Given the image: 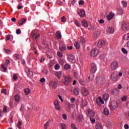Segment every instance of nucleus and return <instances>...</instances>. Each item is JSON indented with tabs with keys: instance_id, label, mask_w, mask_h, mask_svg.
<instances>
[{
	"instance_id": "2",
	"label": "nucleus",
	"mask_w": 129,
	"mask_h": 129,
	"mask_svg": "<svg viewBox=\"0 0 129 129\" xmlns=\"http://www.w3.org/2000/svg\"><path fill=\"white\" fill-rule=\"evenodd\" d=\"M71 80H72L71 77H64L63 79L62 80V82L65 85H68L71 82Z\"/></svg>"
},
{
	"instance_id": "40",
	"label": "nucleus",
	"mask_w": 129,
	"mask_h": 129,
	"mask_svg": "<svg viewBox=\"0 0 129 129\" xmlns=\"http://www.w3.org/2000/svg\"><path fill=\"white\" fill-rule=\"evenodd\" d=\"M80 42L82 44H85L86 40H85V38H84V37H81L80 39Z\"/></svg>"
},
{
	"instance_id": "54",
	"label": "nucleus",
	"mask_w": 129,
	"mask_h": 129,
	"mask_svg": "<svg viewBox=\"0 0 129 129\" xmlns=\"http://www.w3.org/2000/svg\"><path fill=\"white\" fill-rule=\"evenodd\" d=\"M90 120H91V121L93 123H94V122H95V119H94L93 117H90Z\"/></svg>"
},
{
	"instance_id": "1",
	"label": "nucleus",
	"mask_w": 129,
	"mask_h": 129,
	"mask_svg": "<svg viewBox=\"0 0 129 129\" xmlns=\"http://www.w3.org/2000/svg\"><path fill=\"white\" fill-rule=\"evenodd\" d=\"M110 79L112 81H117L118 79H119V77H118V73L117 72H114L110 76Z\"/></svg>"
},
{
	"instance_id": "26",
	"label": "nucleus",
	"mask_w": 129,
	"mask_h": 129,
	"mask_svg": "<svg viewBox=\"0 0 129 129\" xmlns=\"http://www.w3.org/2000/svg\"><path fill=\"white\" fill-rule=\"evenodd\" d=\"M74 95H79V88H76L74 90Z\"/></svg>"
},
{
	"instance_id": "47",
	"label": "nucleus",
	"mask_w": 129,
	"mask_h": 129,
	"mask_svg": "<svg viewBox=\"0 0 129 129\" xmlns=\"http://www.w3.org/2000/svg\"><path fill=\"white\" fill-rule=\"evenodd\" d=\"M121 51L123 54H127V50L125 49L124 48H121Z\"/></svg>"
},
{
	"instance_id": "43",
	"label": "nucleus",
	"mask_w": 129,
	"mask_h": 129,
	"mask_svg": "<svg viewBox=\"0 0 129 129\" xmlns=\"http://www.w3.org/2000/svg\"><path fill=\"white\" fill-rule=\"evenodd\" d=\"M55 70H59L60 69V64H56L54 66Z\"/></svg>"
},
{
	"instance_id": "27",
	"label": "nucleus",
	"mask_w": 129,
	"mask_h": 129,
	"mask_svg": "<svg viewBox=\"0 0 129 129\" xmlns=\"http://www.w3.org/2000/svg\"><path fill=\"white\" fill-rule=\"evenodd\" d=\"M55 76H56V77H57V78H58V79H60V78H61V76H62V72L61 71H58L56 72L55 74Z\"/></svg>"
},
{
	"instance_id": "7",
	"label": "nucleus",
	"mask_w": 129,
	"mask_h": 129,
	"mask_svg": "<svg viewBox=\"0 0 129 129\" xmlns=\"http://www.w3.org/2000/svg\"><path fill=\"white\" fill-rule=\"evenodd\" d=\"M97 70V67L96 66V64L94 63H92L90 70L91 73H95Z\"/></svg>"
},
{
	"instance_id": "22",
	"label": "nucleus",
	"mask_w": 129,
	"mask_h": 129,
	"mask_svg": "<svg viewBox=\"0 0 129 129\" xmlns=\"http://www.w3.org/2000/svg\"><path fill=\"white\" fill-rule=\"evenodd\" d=\"M78 14L80 16L81 18H84L85 16V11L84 10H81L80 12H78Z\"/></svg>"
},
{
	"instance_id": "48",
	"label": "nucleus",
	"mask_w": 129,
	"mask_h": 129,
	"mask_svg": "<svg viewBox=\"0 0 129 129\" xmlns=\"http://www.w3.org/2000/svg\"><path fill=\"white\" fill-rule=\"evenodd\" d=\"M126 98H127V97L126 96H123L121 98V100H122V101H125V100H126Z\"/></svg>"
},
{
	"instance_id": "10",
	"label": "nucleus",
	"mask_w": 129,
	"mask_h": 129,
	"mask_svg": "<svg viewBox=\"0 0 129 129\" xmlns=\"http://www.w3.org/2000/svg\"><path fill=\"white\" fill-rule=\"evenodd\" d=\"M115 15L114 13L112 12H110L108 15L107 16L106 19L107 21H110L111 20H112L114 17Z\"/></svg>"
},
{
	"instance_id": "63",
	"label": "nucleus",
	"mask_w": 129,
	"mask_h": 129,
	"mask_svg": "<svg viewBox=\"0 0 129 129\" xmlns=\"http://www.w3.org/2000/svg\"><path fill=\"white\" fill-rule=\"evenodd\" d=\"M82 104L83 106H85V105H86L87 103H86V101L82 100Z\"/></svg>"
},
{
	"instance_id": "59",
	"label": "nucleus",
	"mask_w": 129,
	"mask_h": 129,
	"mask_svg": "<svg viewBox=\"0 0 129 129\" xmlns=\"http://www.w3.org/2000/svg\"><path fill=\"white\" fill-rule=\"evenodd\" d=\"M57 4L58 6H62V4H63V3H62V2H61V1L58 0L57 2Z\"/></svg>"
},
{
	"instance_id": "38",
	"label": "nucleus",
	"mask_w": 129,
	"mask_h": 129,
	"mask_svg": "<svg viewBox=\"0 0 129 129\" xmlns=\"http://www.w3.org/2000/svg\"><path fill=\"white\" fill-rule=\"evenodd\" d=\"M13 57H14L15 60H19L20 59V54H14Z\"/></svg>"
},
{
	"instance_id": "16",
	"label": "nucleus",
	"mask_w": 129,
	"mask_h": 129,
	"mask_svg": "<svg viewBox=\"0 0 129 129\" xmlns=\"http://www.w3.org/2000/svg\"><path fill=\"white\" fill-rule=\"evenodd\" d=\"M122 29L123 31H128L129 29V24L128 23H124L122 26Z\"/></svg>"
},
{
	"instance_id": "58",
	"label": "nucleus",
	"mask_w": 129,
	"mask_h": 129,
	"mask_svg": "<svg viewBox=\"0 0 129 129\" xmlns=\"http://www.w3.org/2000/svg\"><path fill=\"white\" fill-rule=\"evenodd\" d=\"M57 56H58V57H63V54H62L61 52H60V51H58L57 52Z\"/></svg>"
},
{
	"instance_id": "62",
	"label": "nucleus",
	"mask_w": 129,
	"mask_h": 129,
	"mask_svg": "<svg viewBox=\"0 0 129 129\" xmlns=\"http://www.w3.org/2000/svg\"><path fill=\"white\" fill-rule=\"evenodd\" d=\"M42 72L44 73V74H48V70L47 69H44L42 71Z\"/></svg>"
},
{
	"instance_id": "24",
	"label": "nucleus",
	"mask_w": 129,
	"mask_h": 129,
	"mask_svg": "<svg viewBox=\"0 0 129 129\" xmlns=\"http://www.w3.org/2000/svg\"><path fill=\"white\" fill-rule=\"evenodd\" d=\"M82 24L85 28H87L88 27V24L87 23V21L84 20L82 21Z\"/></svg>"
},
{
	"instance_id": "11",
	"label": "nucleus",
	"mask_w": 129,
	"mask_h": 129,
	"mask_svg": "<svg viewBox=\"0 0 129 129\" xmlns=\"http://www.w3.org/2000/svg\"><path fill=\"white\" fill-rule=\"evenodd\" d=\"M31 35V38H35V40L36 41H37L38 39L40 38V34H38L37 35H36V33H35V32H32Z\"/></svg>"
},
{
	"instance_id": "44",
	"label": "nucleus",
	"mask_w": 129,
	"mask_h": 129,
	"mask_svg": "<svg viewBox=\"0 0 129 129\" xmlns=\"http://www.w3.org/2000/svg\"><path fill=\"white\" fill-rule=\"evenodd\" d=\"M74 23L77 27H80V23L78 20H75Z\"/></svg>"
},
{
	"instance_id": "56",
	"label": "nucleus",
	"mask_w": 129,
	"mask_h": 129,
	"mask_svg": "<svg viewBox=\"0 0 129 129\" xmlns=\"http://www.w3.org/2000/svg\"><path fill=\"white\" fill-rule=\"evenodd\" d=\"M5 52L6 53V54H10V53L12 52V50L10 49H5Z\"/></svg>"
},
{
	"instance_id": "64",
	"label": "nucleus",
	"mask_w": 129,
	"mask_h": 129,
	"mask_svg": "<svg viewBox=\"0 0 129 129\" xmlns=\"http://www.w3.org/2000/svg\"><path fill=\"white\" fill-rule=\"evenodd\" d=\"M98 22H99V24H103V23H104V20H103L102 19H100V20H98Z\"/></svg>"
},
{
	"instance_id": "23",
	"label": "nucleus",
	"mask_w": 129,
	"mask_h": 129,
	"mask_svg": "<svg viewBox=\"0 0 129 129\" xmlns=\"http://www.w3.org/2000/svg\"><path fill=\"white\" fill-rule=\"evenodd\" d=\"M26 72L27 73V75L29 77H32V76H33V72L30 71V69H27Z\"/></svg>"
},
{
	"instance_id": "37",
	"label": "nucleus",
	"mask_w": 129,
	"mask_h": 129,
	"mask_svg": "<svg viewBox=\"0 0 129 129\" xmlns=\"http://www.w3.org/2000/svg\"><path fill=\"white\" fill-rule=\"evenodd\" d=\"M109 97V95H108V94H105L103 96V99H104V100H106V101L107 100Z\"/></svg>"
},
{
	"instance_id": "50",
	"label": "nucleus",
	"mask_w": 129,
	"mask_h": 129,
	"mask_svg": "<svg viewBox=\"0 0 129 129\" xmlns=\"http://www.w3.org/2000/svg\"><path fill=\"white\" fill-rule=\"evenodd\" d=\"M61 21L62 23H65L66 22V17L65 16H63L61 18Z\"/></svg>"
},
{
	"instance_id": "52",
	"label": "nucleus",
	"mask_w": 129,
	"mask_h": 129,
	"mask_svg": "<svg viewBox=\"0 0 129 129\" xmlns=\"http://www.w3.org/2000/svg\"><path fill=\"white\" fill-rule=\"evenodd\" d=\"M71 127L72 129H77V127H76V125L75 123L71 124Z\"/></svg>"
},
{
	"instance_id": "30",
	"label": "nucleus",
	"mask_w": 129,
	"mask_h": 129,
	"mask_svg": "<svg viewBox=\"0 0 129 129\" xmlns=\"http://www.w3.org/2000/svg\"><path fill=\"white\" fill-rule=\"evenodd\" d=\"M15 100L16 102H17V103L20 102V96H19V95H16L15 96Z\"/></svg>"
},
{
	"instance_id": "33",
	"label": "nucleus",
	"mask_w": 129,
	"mask_h": 129,
	"mask_svg": "<svg viewBox=\"0 0 129 129\" xmlns=\"http://www.w3.org/2000/svg\"><path fill=\"white\" fill-rule=\"evenodd\" d=\"M74 46L76 47V49H79V48H80V43L78 42H75Z\"/></svg>"
},
{
	"instance_id": "28",
	"label": "nucleus",
	"mask_w": 129,
	"mask_h": 129,
	"mask_svg": "<svg viewBox=\"0 0 129 129\" xmlns=\"http://www.w3.org/2000/svg\"><path fill=\"white\" fill-rule=\"evenodd\" d=\"M24 92L25 93V95H29V94L31 93V90L29 89V88H27L25 89Z\"/></svg>"
},
{
	"instance_id": "17",
	"label": "nucleus",
	"mask_w": 129,
	"mask_h": 129,
	"mask_svg": "<svg viewBox=\"0 0 129 129\" xmlns=\"http://www.w3.org/2000/svg\"><path fill=\"white\" fill-rule=\"evenodd\" d=\"M26 22H27V19L22 18V19H20V20H19L18 24L20 26H23V25H24V24L26 23Z\"/></svg>"
},
{
	"instance_id": "6",
	"label": "nucleus",
	"mask_w": 129,
	"mask_h": 129,
	"mask_svg": "<svg viewBox=\"0 0 129 129\" xmlns=\"http://www.w3.org/2000/svg\"><path fill=\"white\" fill-rule=\"evenodd\" d=\"M98 49L96 48H94L92 50L91 52V56L92 57H96L97 55H98Z\"/></svg>"
},
{
	"instance_id": "42",
	"label": "nucleus",
	"mask_w": 129,
	"mask_h": 129,
	"mask_svg": "<svg viewBox=\"0 0 129 129\" xmlns=\"http://www.w3.org/2000/svg\"><path fill=\"white\" fill-rule=\"evenodd\" d=\"M124 40H125V41L129 40V33L124 35Z\"/></svg>"
},
{
	"instance_id": "55",
	"label": "nucleus",
	"mask_w": 129,
	"mask_h": 129,
	"mask_svg": "<svg viewBox=\"0 0 129 129\" xmlns=\"http://www.w3.org/2000/svg\"><path fill=\"white\" fill-rule=\"evenodd\" d=\"M3 112H5V113L8 112V108H7L6 106L4 107Z\"/></svg>"
},
{
	"instance_id": "60",
	"label": "nucleus",
	"mask_w": 129,
	"mask_h": 129,
	"mask_svg": "<svg viewBox=\"0 0 129 129\" xmlns=\"http://www.w3.org/2000/svg\"><path fill=\"white\" fill-rule=\"evenodd\" d=\"M79 4L80 6L84 5V1L83 0H81L80 2H79Z\"/></svg>"
},
{
	"instance_id": "51",
	"label": "nucleus",
	"mask_w": 129,
	"mask_h": 129,
	"mask_svg": "<svg viewBox=\"0 0 129 129\" xmlns=\"http://www.w3.org/2000/svg\"><path fill=\"white\" fill-rule=\"evenodd\" d=\"M2 69L4 70V72H6V71H7V70H8V69L7 68H6V66H5V64L2 65Z\"/></svg>"
},
{
	"instance_id": "5",
	"label": "nucleus",
	"mask_w": 129,
	"mask_h": 129,
	"mask_svg": "<svg viewBox=\"0 0 129 129\" xmlns=\"http://www.w3.org/2000/svg\"><path fill=\"white\" fill-rule=\"evenodd\" d=\"M118 65V62L117 61L115 60L113 61L111 63V69L112 71H114L117 68V66Z\"/></svg>"
},
{
	"instance_id": "25",
	"label": "nucleus",
	"mask_w": 129,
	"mask_h": 129,
	"mask_svg": "<svg viewBox=\"0 0 129 129\" xmlns=\"http://www.w3.org/2000/svg\"><path fill=\"white\" fill-rule=\"evenodd\" d=\"M77 120H78V121L79 122H81L82 121V120H83V119H84V118L83 117V115H80L77 118Z\"/></svg>"
},
{
	"instance_id": "4",
	"label": "nucleus",
	"mask_w": 129,
	"mask_h": 129,
	"mask_svg": "<svg viewBox=\"0 0 129 129\" xmlns=\"http://www.w3.org/2000/svg\"><path fill=\"white\" fill-rule=\"evenodd\" d=\"M53 105L56 110H58V111L61 110V106H60V104H59V101H58V100H55L54 101Z\"/></svg>"
},
{
	"instance_id": "19",
	"label": "nucleus",
	"mask_w": 129,
	"mask_h": 129,
	"mask_svg": "<svg viewBox=\"0 0 129 129\" xmlns=\"http://www.w3.org/2000/svg\"><path fill=\"white\" fill-rule=\"evenodd\" d=\"M117 14L119 15V16H122V15H123V10H122V8H117Z\"/></svg>"
},
{
	"instance_id": "36",
	"label": "nucleus",
	"mask_w": 129,
	"mask_h": 129,
	"mask_svg": "<svg viewBox=\"0 0 129 129\" xmlns=\"http://www.w3.org/2000/svg\"><path fill=\"white\" fill-rule=\"evenodd\" d=\"M64 68L65 70H69L71 68V66L70 64H66L64 66Z\"/></svg>"
},
{
	"instance_id": "14",
	"label": "nucleus",
	"mask_w": 129,
	"mask_h": 129,
	"mask_svg": "<svg viewBox=\"0 0 129 129\" xmlns=\"http://www.w3.org/2000/svg\"><path fill=\"white\" fill-rule=\"evenodd\" d=\"M105 45V41L104 40H100L97 44L98 47L99 48H101L102 47H103Z\"/></svg>"
},
{
	"instance_id": "3",
	"label": "nucleus",
	"mask_w": 129,
	"mask_h": 129,
	"mask_svg": "<svg viewBox=\"0 0 129 129\" xmlns=\"http://www.w3.org/2000/svg\"><path fill=\"white\" fill-rule=\"evenodd\" d=\"M96 83L98 85H102L105 83V79L103 78H100V77H98L96 79Z\"/></svg>"
},
{
	"instance_id": "57",
	"label": "nucleus",
	"mask_w": 129,
	"mask_h": 129,
	"mask_svg": "<svg viewBox=\"0 0 129 129\" xmlns=\"http://www.w3.org/2000/svg\"><path fill=\"white\" fill-rule=\"evenodd\" d=\"M13 78L14 80H15V81H17L18 80V76L17 75H16V74L14 75Z\"/></svg>"
},
{
	"instance_id": "49",
	"label": "nucleus",
	"mask_w": 129,
	"mask_h": 129,
	"mask_svg": "<svg viewBox=\"0 0 129 129\" xmlns=\"http://www.w3.org/2000/svg\"><path fill=\"white\" fill-rule=\"evenodd\" d=\"M59 63L61 65H64V64L65 63V60L63 59H60L59 61Z\"/></svg>"
},
{
	"instance_id": "18",
	"label": "nucleus",
	"mask_w": 129,
	"mask_h": 129,
	"mask_svg": "<svg viewBox=\"0 0 129 129\" xmlns=\"http://www.w3.org/2000/svg\"><path fill=\"white\" fill-rule=\"evenodd\" d=\"M82 93L84 96L88 95V90L85 88H83L82 89Z\"/></svg>"
},
{
	"instance_id": "46",
	"label": "nucleus",
	"mask_w": 129,
	"mask_h": 129,
	"mask_svg": "<svg viewBox=\"0 0 129 129\" xmlns=\"http://www.w3.org/2000/svg\"><path fill=\"white\" fill-rule=\"evenodd\" d=\"M49 122L47 121L46 122L45 124H44V129L47 128L48 126H49Z\"/></svg>"
},
{
	"instance_id": "15",
	"label": "nucleus",
	"mask_w": 129,
	"mask_h": 129,
	"mask_svg": "<svg viewBox=\"0 0 129 129\" xmlns=\"http://www.w3.org/2000/svg\"><path fill=\"white\" fill-rule=\"evenodd\" d=\"M117 107V103L116 101H114L110 105V108L111 110H114Z\"/></svg>"
},
{
	"instance_id": "32",
	"label": "nucleus",
	"mask_w": 129,
	"mask_h": 129,
	"mask_svg": "<svg viewBox=\"0 0 129 129\" xmlns=\"http://www.w3.org/2000/svg\"><path fill=\"white\" fill-rule=\"evenodd\" d=\"M96 129H103V128L102 127V125L101 123H98L96 125Z\"/></svg>"
},
{
	"instance_id": "53",
	"label": "nucleus",
	"mask_w": 129,
	"mask_h": 129,
	"mask_svg": "<svg viewBox=\"0 0 129 129\" xmlns=\"http://www.w3.org/2000/svg\"><path fill=\"white\" fill-rule=\"evenodd\" d=\"M74 76H75V78H76V79H78V77H79V75H78V73H74Z\"/></svg>"
},
{
	"instance_id": "45",
	"label": "nucleus",
	"mask_w": 129,
	"mask_h": 129,
	"mask_svg": "<svg viewBox=\"0 0 129 129\" xmlns=\"http://www.w3.org/2000/svg\"><path fill=\"white\" fill-rule=\"evenodd\" d=\"M121 4L123 7V8H126L127 7V3L124 1H122Z\"/></svg>"
},
{
	"instance_id": "41",
	"label": "nucleus",
	"mask_w": 129,
	"mask_h": 129,
	"mask_svg": "<svg viewBox=\"0 0 129 129\" xmlns=\"http://www.w3.org/2000/svg\"><path fill=\"white\" fill-rule=\"evenodd\" d=\"M124 40H125V41L129 40V33L124 35Z\"/></svg>"
},
{
	"instance_id": "9",
	"label": "nucleus",
	"mask_w": 129,
	"mask_h": 129,
	"mask_svg": "<svg viewBox=\"0 0 129 129\" xmlns=\"http://www.w3.org/2000/svg\"><path fill=\"white\" fill-rule=\"evenodd\" d=\"M49 85V87L52 89H55L57 87V83L55 81H50Z\"/></svg>"
},
{
	"instance_id": "21",
	"label": "nucleus",
	"mask_w": 129,
	"mask_h": 129,
	"mask_svg": "<svg viewBox=\"0 0 129 129\" xmlns=\"http://www.w3.org/2000/svg\"><path fill=\"white\" fill-rule=\"evenodd\" d=\"M59 50L61 52H64L66 50V45L64 44H61L59 45Z\"/></svg>"
},
{
	"instance_id": "61",
	"label": "nucleus",
	"mask_w": 129,
	"mask_h": 129,
	"mask_svg": "<svg viewBox=\"0 0 129 129\" xmlns=\"http://www.w3.org/2000/svg\"><path fill=\"white\" fill-rule=\"evenodd\" d=\"M26 109L25 108V106H24L23 105H22L21 106V107L20 108V111H24V110H25Z\"/></svg>"
},
{
	"instance_id": "12",
	"label": "nucleus",
	"mask_w": 129,
	"mask_h": 129,
	"mask_svg": "<svg viewBox=\"0 0 129 129\" xmlns=\"http://www.w3.org/2000/svg\"><path fill=\"white\" fill-rule=\"evenodd\" d=\"M96 103L98 105L100 106L101 105V104H104V101H103L101 97H99L98 99L96 100Z\"/></svg>"
},
{
	"instance_id": "13",
	"label": "nucleus",
	"mask_w": 129,
	"mask_h": 129,
	"mask_svg": "<svg viewBox=\"0 0 129 129\" xmlns=\"http://www.w3.org/2000/svg\"><path fill=\"white\" fill-rule=\"evenodd\" d=\"M87 115H88V116H89V117H93V116H94V115H95V113H94L93 111H92V110L90 109L88 111Z\"/></svg>"
},
{
	"instance_id": "29",
	"label": "nucleus",
	"mask_w": 129,
	"mask_h": 129,
	"mask_svg": "<svg viewBox=\"0 0 129 129\" xmlns=\"http://www.w3.org/2000/svg\"><path fill=\"white\" fill-rule=\"evenodd\" d=\"M56 37L57 39H61L62 38V35H61V32L60 31H57L56 33Z\"/></svg>"
},
{
	"instance_id": "35",
	"label": "nucleus",
	"mask_w": 129,
	"mask_h": 129,
	"mask_svg": "<svg viewBox=\"0 0 129 129\" xmlns=\"http://www.w3.org/2000/svg\"><path fill=\"white\" fill-rule=\"evenodd\" d=\"M104 114H105V115H108L109 114V110H108V109L105 108L104 109Z\"/></svg>"
},
{
	"instance_id": "8",
	"label": "nucleus",
	"mask_w": 129,
	"mask_h": 129,
	"mask_svg": "<svg viewBox=\"0 0 129 129\" xmlns=\"http://www.w3.org/2000/svg\"><path fill=\"white\" fill-rule=\"evenodd\" d=\"M68 60L69 62H71V63H75V56L73 54H70L68 56Z\"/></svg>"
},
{
	"instance_id": "34",
	"label": "nucleus",
	"mask_w": 129,
	"mask_h": 129,
	"mask_svg": "<svg viewBox=\"0 0 129 129\" xmlns=\"http://www.w3.org/2000/svg\"><path fill=\"white\" fill-rule=\"evenodd\" d=\"M111 93H112V94H118V90H117V89H113L111 91Z\"/></svg>"
},
{
	"instance_id": "31",
	"label": "nucleus",
	"mask_w": 129,
	"mask_h": 129,
	"mask_svg": "<svg viewBox=\"0 0 129 129\" xmlns=\"http://www.w3.org/2000/svg\"><path fill=\"white\" fill-rule=\"evenodd\" d=\"M17 126L19 129H22V121H18V122L17 124Z\"/></svg>"
},
{
	"instance_id": "20",
	"label": "nucleus",
	"mask_w": 129,
	"mask_h": 129,
	"mask_svg": "<svg viewBox=\"0 0 129 129\" xmlns=\"http://www.w3.org/2000/svg\"><path fill=\"white\" fill-rule=\"evenodd\" d=\"M106 31L109 34H113L114 33V28L112 27H108Z\"/></svg>"
},
{
	"instance_id": "39",
	"label": "nucleus",
	"mask_w": 129,
	"mask_h": 129,
	"mask_svg": "<svg viewBox=\"0 0 129 129\" xmlns=\"http://www.w3.org/2000/svg\"><path fill=\"white\" fill-rule=\"evenodd\" d=\"M60 129H66V125L64 123H61L60 124Z\"/></svg>"
}]
</instances>
